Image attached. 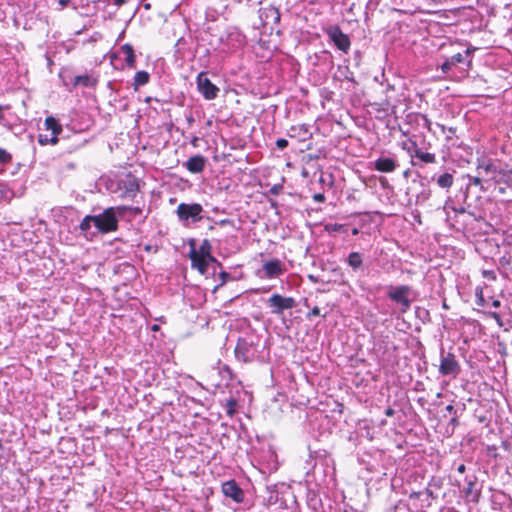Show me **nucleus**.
<instances>
[{
	"label": "nucleus",
	"instance_id": "f257e3e1",
	"mask_svg": "<svg viewBox=\"0 0 512 512\" xmlns=\"http://www.w3.org/2000/svg\"><path fill=\"white\" fill-rule=\"evenodd\" d=\"M305 481L316 486L328 485L333 479L335 468L331 456L326 450H314L309 448L308 458L304 464Z\"/></svg>",
	"mask_w": 512,
	"mask_h": 512
},
{
	"label": "nucleus",
	"instance_id": "f03ea898",
	"mask_svg": "<svg viewBox=\"0 0 512 512\" xmlns=\"http://www.w3.org/2000/svg\"><path fill=\"white\" fill-rule=\"evenodd\" d=\"M265 348V344L256 335H247L238 339L235 356L237 360L245 363L263 360L264 356L262 352Z\"/></svg>",
	"mask_w": 512,
	"mask_h": 512
},
{
	"label": "nucleus",
	"instance_id": "7ed1b4c3",
	"mask_svg": "<svg viewBox=\"0 0 512 512\" xmlns=\"http://www.w3.org/2000/svg\"><path fill=\"white\" fill-rule=\"evenodd\" d=\"M387 297L399 307L401 312H406L415 300V293L408 285L390 286Z\"/></svg>",
	"mask_w": 512,
	"mask_h": 512
},
{
	"label": "nucleus",
	"instance_id": "20e7f679",
	"mask_svg": "<svg viewBox=\"0 0 512 512\" xmlns=\"http://www.w3.org/2000/svg\"><path fill=\"white\" fill-rule=\"evenodd\" d=\"M95 227L101 234H108L118 230V218L116 209L108 207L101 214L94 215Z\"/></svg>",
	"mask_w": 512,
	"mask_h": 512
},
{
	"label": "nucleus",
	"instance_id": "39448f33",
	"mask_svg": "<svg viewBox=\"0 0 512 512\" xmlns=\"http://www.w3.org/2000/svg\"><path fill=\"white\" fill-rule=\"evenodd\" d=\"M476 172L486 175L487 186L494 187L506 176V173L494 165L490 160L481 161L476 167Z\"/></svg>",
	"mask_w": 512,
	"mask_h": 512
},
{
	"label": "nucleus",
	"instance_id": "423d86ee",
	"mask_svg": "<svg viewBox=\"0 0 512 512\" xmlns=\"http://www.w3.org/2000/svg\"><path fill=\"white\" fill-rule=\"evenodd\" d=\"M197 89L206 100H213L218 96L219 88L207 77L206 72H200L196 78Z\"/></svg>",
	"mask_w": 512,
	"mask_h": 512
},
{
	"label": "nucleus",
	"instance_id": "0eeeda50",
	"mask_svg": "<svg viewBox=\"0 0 512 512\" xmlns=\"http://www.w3.org/2000/svg\"><path fill=\"white\" fill-rule=\"evenodd\" d=\"M202 211L203 208L199 203H180L177 207L176 213L181 221H187L188 219H192L193 222H197L202 219Z\"/></svg>",
	"mask_w": 512,
	"mask_h": 512
},
{
	"label": "nucleus",
	"instance_id": "6e6552de",
	"mask_svg": "<svg viewBox=\"0 0 512 512\" xmlns=\"http://www.w3.org/2000/svg\"><path fill=\"white\" fill-rule=\"evenodd\" d=\"M326 33L334 45L342 52L347 53L351 46L350 38L339 26H332L326 30Z\"/></svg>",
	"mask_w": 512,
	"mask_h": 512
},
{
	"label": "nucleus",
	"instance_id": "1a4fd4ad",
	"mask_svg": "<svg viewBox=\"0 0 512 512\" xmlns=\"http://www.w3.org/2000/svg\"><path fill=\"white\" fill-rule=\"evenodd\" d=\"M460 371V366L457 360L455 359L454 354L452 353H444V350H441L440 355V366L439 373L443 376H456Z\"/></svg>",
	"mask_w": 512,
	"mask_h": 512
},
{
	"label": "nucleus",
	"instance_id": "9d476101",
	"mask_svg": "<svg viewBox=\"0 0 512 512\" xmlns=\"http://www.w3.org/2000/svg\"><path fill=\"white\" fill-rule=\"evenodd\" d=\"M267 304L271 308L272 313L280 314L284 310L294 308L296 306V301L293 297H285L280 294H273L267 300Z\"/></svg>",
	"mask_w": 512,
	"mask_h": 512
},
{
	"label": "nucleus",
	"instance_id": "9b49d317",
	"mask_svg": "<svg viewBox=\"0 0 512 512\" xmlns=\"http://www.w3.org/2000/svg\"><path fill=\"white\" fill-rule=\"evenodd\" d=\"M120 198L133 200L140 190L138 180L129 177L127 180L119 183Z\"/></svg>",
	"mask_w": 512,
	"mask_h": 512
},
{
	"label": "nucleus",
	"instance_id": "f8f14e48",
	"mask_svg": "<svg viewBox=\"0 0 512 512\" xmlns=\"http://www.w3.org/2000/svg\"><path fill=\"white\" fill-rule=\"evenodd\" d=\"M222 492L235 503H242L244 500V492L234 479L222 483Z\"/></svg>",
	"mask_w": 512,
	"mask_h": 512
},
{
	"label": "nucleus",
	"instance_id": "ddd939ff",
	"mask_svg": "<svg viewBox=\"0 0 512 512\" xmlns=\"http://www.w3.org/2000/svg\"><path fill=\"white\" fill-rule=\"evenodd\" d=\"M262 269L264 271V277L267 279L279 277L285 272L284 264L276 258L266 261Z\"/></svg>",
	"mask_w": 512,
	"mask_h": 512
},
{
	"label": "nucleus",
	"instance_id": "4468645a",
	"mask_svg": "<svg viewBox=\"0 0 512 512\" xmlns=\"http://www.w3.org/2000/svg\"><path fill=\"white\" fill-rule=\"evenodd\" d=\"M192 268L197 269L199 273L205 274L208 270V256L196 253V248L192 244L189 252Z\"/></svg>",
	"mask_w": 512,
	"mask_h": 512
},
{
	"label": "nucleus",
	"instance_id": "2eb2a0df",
	"mask_svg": "<svg viewBox=\"0 0 512 512\" xmlns=\"http://www.w3.org/2000/svg\"><path fill=\"white\" fill-rule=\"evenodd\" d=\"M206 158L200 154L190 157L183 166L193 174L201 173L206 166Z\"/></svg>",
	"mask_w": 512,
	"mask_h": 512
},
{
	"label": "nucleus",
	"instance_id": "dca6fc26",
	"mask_svg": "<svg viewBox=\"0 0 512 512\" xmlns=\"http://www.w3.org/2000/svg\"><path fill=\"white\" fill-rule=\"evenodd\" d=\"M398 163L394 158L379 157L374 162V169L382 173H391L396 170Z\"/></svg>",
	"mask_w": 512,
	"mask_h": 512
},
{
	"label": "nucleus",
	"instance_id": "f3484780",
	"mask_svg": "<svg viewBox=\"0 0 512 512\" xmlns=\"http://www.w3.org/2000/svg\"><path fill=\"white\" fill-rule=\"evenodd\" d=\"M120 51L125 55V62L128 68H136V55L131 44L125 43L120 47Z\"/></svg>",
	"mask_w": 512,
	"mask_h": 512
},
{
	"label": "nucleus",
	"instance_id": "a211bd4d",
	"mask_svg": "<svg viewBox=\"0 0 512 512\" xmlns=\"http://www.w3.org/2000/svg\"><path fill=\"white\" fill-rule=\"evenodd\" d=\"M291 137H299L301 141H305L312 136V133L308 130L305 125L292 126L290 129Z\"/></svg>",
	"mask_w": 512,
	"mask_h": 512
},
{
	"label": "nucleus",
	"instance_id": "6ab92c4d",
	"mask_svg": "<svg viewBox=\"0 0 512 512\" xmlns=\"http://www.w3.org/2000/svg\"><path fill=\"white\" fill-rule=\"evenodd\" d=\"M486 175L481 174L480 172H476L475 176H468L469 181L472 185L479 187L481 190L486 191L491 188V186H487Z\"/></svg>",
	"mask_w": 512,
	"mask_h": 512
},
{
	"label": "nucleus",
	"instance_id": "aec40b11",
	"mask_svg": "<svg viewBox=\"0 0 512 512\" xmlns=\"http://www.w3.org/2000/svg\"><path fill=\"white\" fill-rule=\"evenodd\" d=\"M45 127L47 130H51L52 134L60 135L63 131L62 125L53 116H48L45 119Z\"/></svg>",
	"mask_w": 512,
	"mask_h": 512
},
{
	"label": "nucleus",
	"instance_id": "412c9836",
	"mask_svg": "<svg viewBox=\"0 0 512 512\" xmlns=\"http://www.w3.org/2000/svg\"><path fill=\"white\" fill-rule=\"evenodd\" d=\"M150 80V75L147 71H138L136 72L133 79L134 89L137 90L138 87L146 85Z\"/></svg>",
	"mask_w": 512,
	"mask_h": 512
},
{
	"label": "nucleus",
	"instance_id": "4be33fe9",
	"mask_svg": "<svg viewBox=\"0 0 512 512\" xmlns=\"http://www.w3.org/2000/svg\"><path fill=\"white\" fill-rule=\"evenodd\" d=\"M415 157L425 164L436 163V155L430 152H424L421 149H416Z\"/></svg>",
	"mask_w": 512,
	"mask_h": 512
},
{
	"label": "nucleus",
	"instance_id": "5701e85b",
	"mask_svg": "<svg viewBox=\"0 0 512 512\" xmlns=\"http://www.w3.org/2000/svg\"><path fill=\"white\" fill-rule=\"evenodd\" d=\"M347 262L349 264V266L354 270L356 271L357 269H359L361 266H362V256L359 252H351L349 255H348V259H347Z\"/></svg>",
	"mask_w": 512,
	"mask_h": 512
},
{
	"label": "nucleus",
	"instance_id": "b1692460",
	"mask_svg": "<svg viewBox=\"0 0 512 512\" xmlns=\"http://www.w3.org/2000/svg\"><path fill=\"white\" fill-rule=\"evenodd\" d=\"M454 183V177L450 173H444L437 179V184L441 188H450Z\"/></svg>",
	"mask_w": 512,
	"mask_h": 512
},
{
	"label": "nucleus",
	"instance_id": "393cba45",
	"mask_svg": "<svg viewBox=\"0 0 512 512\" xmlns=\"http://www.w3.org/2000/svg\"><path fill=\"white\" fill-rule=\"evenodd\" d=\"M95 84H96V80L92 81L90 76L87 75V74L76 76L74 78V83H73V85L75 87L78 86V85H82V86L88 87V86H94Z\"/></svg>",
	"mask_w": 512,
	"mask_h": 512
},
{
	"label": "nucleus",
	"instance_id": "a878e982",
	"mask_svg": "<svg viewBox=\"0 0 512 512\" xmlns=\"http://www.w3.org/2000/svg\"><path fill=\"white\" fill-rule=\"evenodd\" d=\"M91 222L95 224L94 215H86L80 222L79 228L82 232H87L91 228Z\"/></svg>",
	"mask_w": 512,
	"mask_h": 512
},
{
	"label": "nucleus",
	"instance_id": "bb28decb",
	"mask_svg": "<svg viewBox=\"0 0 512 512\" xmlns=\"http://www.w3.org/2000/svg\"><path fill=\"white\" fill-rule=\"evenodd\" d=\"M211 248L212 247H211L209 240L205 239L202 241L199 248H196V253L210 257Z\"/></svg>",
	"mask_w": 512,
	"mask_h": 512
},
{
	"label": "nucleus",
	"instance_id": "cd10ccee",
	"mask_svg": "<svg viewBox=\"0 0 512 512\" xmlns=\"http://www.w3.org/2000/svg\"><path fill=\"white\" fill-rule=\"evenodd\" d=\"M437 126L440 128L442 133H448V135L446 136V141L447 142L451 141L453 136L457 132V128L456 127H446L445 125L440 124V123H437Z\"/></svg>",
	"mask_w": 512,
	"mask_h": 512
},
{
	"label": "nucleus",
	"instance_id": "c85d7f7f",
	"mask_svg": "<svg viewBox=\"0 0 512 512\" xmlns=\"http://www.w3.org/2000/svg\"><path fill=\"white\" fill-rule=\"evenodd\" d=\"M13 156L6 149L0 148V164L8 165L12 163Z\"/></svg>",
	"mask_w": 512,
	"mask_h": 512
},
{
	"label": "nucleus",
	"instance_id": "c756f323",
	"mask_svg": "<svg viewBox=\"0 0 512 512\" xmlns=\"http://www.w3.org/2000/svg\"><path fill=\"white\" fill-rule=\"evenodd\" d=\"M458 425H459V421H458L457 416H453L446 426V433L448 435H452Z\"/></svg>",
	"mask_w": 512,
	"mask_h": 512
},
{
	"label": "nucleus",
	"instance_id": "7c9ffc66",
	"mask_svg": "<svg viewBox=\"0 0 512 512\" xmlns=\"http://www.w3.org/2000/svg\"><path fill=\"white\" fill-rule=\"evenodd\" d=\"M475 295H476V303L477 305L479 306H484L485 305V299H484V295H483V289L481 287H477L476 290H475Z\"/></svg>",
	"mask_w": 512,
	"mask_h": 512
},
{
	"label": "nucleus",
	"instance_id": "2f4dec72",
	"mask_svg": "<svg viewBox=\"0 0 512 512\" xmlns=\"http://www.w3.org/2000/svg\"><path fill=\"white\" fill-rule=\"evenodd\" d=\"M410 328L409 322H397L395 329L401 332H405Z\"/></svg>",
	"mask_w": 512,
	"mask_h": 512
},
{
	"label": "nucleus",
	"instance_id": "473e14b6",
	"mask_svg": "<svg viewBox=\"0 0 512 512\" xmlns=\"http://www.w3.org/2000/svg\"><path fill=\"white\" fill-rule=\"evenodd\" d=\"M450 62L452 65H455L457 63H461L464 60V57L461 53H456L450 57Z\"/></svg>",
	"mask_w": 512,
	"mask_h": 512
},
{
	"label": "nucleus",
	"instance_id": "72a5a7b5",
	"mask_svg": "<svg viewBox=\"0 0 512 512\" xmlns=\"http://www.w3.org/2000/svg\"><path fill=\"white\" fill-rule=\"evenodd\" d=\"M420 117L422 118L423 122H424V127L428 130V131H432V122L431 120L428 118V116L426 114H420Z\"/></svg>",
	"mask_w": 512,
	"mask_h": 512
},
{
	"label": "nucleus",
	"instance_id": "f704fd0d",
	"mask_svg": "<svg viewBox=\"0 0 512 512\" xmlns=\"http://www.w3.org/2000/svg\"><path fill=\"white\" fill-rule=\"evenodd\" d=\"M482 275L483 277L489 279V280H492V281H495L496 280V274L494 271L492 270H484L482 272Z\"/></svg>",
	"mask_w": 512,
	"mask_h": 512
},
{
	"label": "nucleus",
	"instance_id": "c9c22d12",
	"mask_svg": "<svg viewBox=\"0 0 512 512\" xmlns=\"http://www.w3.org/2000/svg\"><path fill=\"white\" fill-rule=\"evenodd\" d=\"M114 209H116V215H124L125 212L129 211V206H125V205H121V206H117V207H114Z\"/></svg>",
	"mask_w": 512,
	"mask_h": 512
},
{
	"label": "nucleus",
	"instance_id": "e433bc0d",
	"mask_svg": "<svg viewBox=\"0 0 512 512\" xmlns=\"http://www.w3.org/2000/svg\"><path fill=\"white\" fill-rule=\"evenodd\" d=\"M418 494H419V496L426 495L427 498H431V499L436 498V495L434 494V492L432 490H430L429 488H426L424 491L419 492Z\"/></svg>",
	"mask_w": 512,
	"mask_h": 512
},
{
	"label": "nucleus",
	"instance_id": "4c0bfd02",
	"mask_svg": "<svg viewBox=\"0 0 512 512\" xmlns=\"http://www.w3.org/2000/svg\"><path fill=\"white\" fill-rule=\"evenodd\" d=\"M411 147L408 149V151L411 153V156L415 157L416 149H420L416 141L410 140Z\"/></svg>",
	"mask_w": 512,
	"mask_h": 512
},
{
	"label": "nucleus",
	"instance_id": "58836bf2",
	"mask_svg": "<svg viewBox=\"0 0 512 512\" xmlns=\"http://www.w3.org/2000/svg\"><path fill=\"white\" fill-rule=\"evenodd\" d=\"M392 348H393L392 354H390V353H389L387 358H383V361H386V362H388V363H394V362H396L397 357H396V355L394 354V352H395V346H393Z\"/></svg>",
	"mask_w": 512,
	"mask_h": 512
},
{
	"label": "nucleus",
	"instance_id": "ea45409f",
	"mask_svg": "<svg viewBox=\"0 0 512 512\" xmlns=\"http://www.w3.org/2000/svg\"><path fill=\"white\" fill-rule=\"evenodd\" d=\"M276 146L279 148V149H284L288 146V141L284 138H279L277 139L276 141Z\"/></svg>",
	"mask_w": 512,
	"mask_h": 512
},
{
	"label": "nucleus",
	"instance_id": "a19ab883",
	"mask_svg": "<svg viewBox=\"0 0 512 512\" xmlns=\"http://www.w3.org/2000/svg\"><path fill=\"white\" fill-rule=\"evenodd\" d=\"M307 315L309 317H318V316L325 317V315H321L320 309L318 307H314Z\"/></svg>",
	"mask_w": 512,
	"mask_h": 512
},
{
	"label": "nucleus",
	"instance_id": "79ce46f5",
	"mask_svg": "<svg viewBox=\"0 0 512 512\" xmlns=\"http://www.w3.org/2000/svg\"><path fill=\"white\" fill-rule=\"evenodd\" d=\"M343 228L341 224L327 225L326 230L328 231H340Z\"/></svg>",
	"mask_w": 512,
	"mask_h": 512
},
{
	"label": "nucleus",
	"instance_id": "37998d69",
	"mask_svg": "<svg viewBox=\"0 0 512 512\" xmlns=\"http://www.w3.org/2000/svg\"><path fill=\"white\" fill-rule=\"evenodd\" d=\"M313 199L317 203H323L325 201V196L322 193L314 194Z\"/></svg>",
	"mask_w": 512,
	"mask_h": 512
},
{
	"label": "nucleus",
	"instance_id": "c03bdc74",
	"mask_svg": "<svg viewBox=\"0 0 512 512\" xmlns=\"http://www.w3.org/2000/svg\"><path fill=\"white\" fill-rule=\"evenodd\" d=\"M451 66H452V63H451V62H450V60L448 59V60H446V61L442 64L441 69H442V71H443L444 73H446V72H448V71L450 70Z\"/></svg>",
	"mask_w": 512,
	"mask_h": 512
},
{
	"label": "nucleus",
	"instance_id": "a18cd8bd",
	"mask_svg": "<svg viewBox=\"0 0 512 512\" xmlns=\"http://www.w3.org/2000/svg\"><path fill=\"white\" fill-rule=\"evenodd\" d=\"M281 190H282V186L281 185H274V186H272L270 188V193L273 194V195H278Z\"/></svg>",
	"mask_w": 512,
	"mask_h": 512
},
{
	"label": "nucleus",
	"instance_id": "49530a36",
	"mask_svg": "<svg viewBox=\"0 0 512 512\" xmlns=\"http://www.w3.org/2000/svg\"><path fill=\"white\" fill-rule=\"evenodd\" d=\"M129 212H131L134 216H136V215H140L142 213V209L140 207L129 206Z\"/></svg>",
	"mask_w": 512,
	"mask_h": 512
},
{
	"label": "nucleus",
	"instance_id": "de8ad7c7",
	"mask_svg": "<svg viewBox=\"0 0 512 512\" xmlns=\"http://www.w3.org/2000/svg\"><path fill=\"white\" fill-rule=\"evenodd\" d=\"M38 142H39L41 145H46V144H48V143H49V140H48V138H47L45 135L40 134V135L38 136Z\"/></svg>",
	"mask_w": 512,
	"mask_h": 512
},
{
	"label": "nucleus",
	"instance_id": "09e8293b",
	"mask_svg": "<svg viewBox=\"0 0 512 512\" xmlns=\"http://www.w3.org/2000/svg\"><path fill=\"white\" fill-rule=\"evenodd\" d=\"M221 280H222V284L226 283V281L230 278V274L225 272V271H222L220 274H219Z\"/></svg>",
	"mask_w": 512,
	"mask_h": 512
},
{
	"label": "nucleus",
	"instance_id": "8fccbe9b",
	"mask_svg": "<svg viewBox=\"0 0 512 512\" xmlns=\"http://www.w3.org/2000/svg\"><path fill=\"white\" fill-rule=\"evenodd\" d=\"M445 410L449 413V414H454V416H456V409L454 408V406L452 404H449L446 406Z\"/></svg>",
	"mask_w": 512,
	"mask_h": 512
},
{
	"label": "nucleus",
	"instance_id": "3c124183",
	"mask_svg": "<svg viewBox=\"0 0 512 512\" xmlns=\"http://www.w3.org/2000/svg\"><path fill=\"white\" fill-rule=\"evenodd\" d=\"M395 414V410L391 407H388L386 410H385V415L387 417H392L393 415Z\"/></svg>",
	"mask_w": 512,
	"mask_h": 512
},
{
	"label": "nucleus",
	"instance_id": "603ef678",
	"mask_svg": "<svg viewBox=\"0 0 512 512\" xmlns=\"http://www.w3.org/2000/svg\"><path fill=\"white\" fill-rule=\"evenodd\" d=\"M58 136L59 135L53 134L52 138L49 139V143L52 144V145H56L58 143V141H59Z\"/></svg>",
	"mask_w": 512,
	"mask_h": 512
},
{
	"label": "nucleus",
	"instance_id": "864d4df0",
	"mask_svg": "<svg viewBox=\"0 0 512 512\" xmlns=\"http://www.w3.org/2000/svg\"><path fill=\"white\" fill-rule=\"evenodd\" d=\"M58 3L61 6V8H65L69 5L70 0H58Z\"/></svg>",
	"mask_w": 512,
	"mask_h": 512
},
{
	"label": "nucleus",
	"instance_id": "5fc2aeb1",
	"mask_svg": "<svg viewBox=\"0 0 512 512\" xmlns=\"http://www.w3.org/2000/svg\"><path fill=\"white\" fill-rule=\"evenodd\" d=\"M466 471V466L464 464H460L457 466V472L463 474Z\"/></svg>",
	"mask_w": 512,
	"mask_h": 512
},
{
	"label": "nucleus",
	"instance_id": "6e6d98bb",
	"mask_svg": "<svg viewBox=\"0 0 512 512\" xmlns=\"http://www.w3.org/2000/svg\"><path fill=\"white\" fill-rule=\"evenodd\" d=\"M488 316L493 317L495 320H500V316L496 312H488Z\"/></svg>",
	"mask_w": 512,
	"mask_h": 512
},
{
	"label": "nucleus",
	"instance_id": "4d7b16f0",
	"mask_svg": "<svg viewBox=\"0 0 512 512\" xmlns=\"http://www.w3.org/2000/svg\"><path fill=\"white\" fill-rule=\"evenodd\" d=\"M209 262H213V263H216V264L220 265L219 261L214 256H212L211 254H210V257H208V263Z\"/></svg>",
	"mask_w": 512,
	"mask_h": 512
},
{
	"label": "nucleus",
	"instance_id": "13d9d810",
	"mask_svg": "<svg viewBox=\"0 0 512 512\" xmlns=\"http://www.w3.org/2000/svg\"><path fill=\"white\" fill-rule=\"evenodd\" d=\"M126 0H114V4L118 7L122 6Z\"/></svg>",
	"mask_w": 512,
	"mask_h": 512
},
{
	"label": "nucleus",
	"instance_id": "bf43d9fd",
	"mask_svg": "<svg viewBox=\"0 0 512 512\" xmlns=\"http://www.w3.org/2000/svg\"><path fill=\"white\" fill-rule=\"evenodd\" d=\"M3 109H4V106L0 105V124H2V121L4 119Z\"/></svg>",
	"mask_w": 512,
	"mask_h": 512
},
{
	"label": "nucleus",
	"instance_id": "052dcab7",
	"mask_svg": "<svg viewBox=\"0 0 512 512\" xmlns=\"http://www.w3.org/2000/svg\"><path fill=\"white\" fill-rule=\"evenodd\" d=\"M273 11L275 12L276 14V20L279 21L280 19V13H279V10L277 8H273Z\"/></svg>",
	"mask_w": 512,
	"mask_h": 512
},
{
	"label": "nucleus",
	"instance_id": "680f3d73",
	"mask_svg": "<svg viewBox=\"0 0 512 512\" xmlns=\"http://www.w3.org/2000/svg\"><path fill=\"white\" fill-rule=\"evenodd\" d=\"M223 370L226 371L229 374V376L231 377V370L227 365L223 366Z\"/></svg>",
	"mask_w": 512,
	"mask_h": 512
},
{
	"label": "nucleus",
	"instance_id": "e2e57ef3",
	"mask_svg": "<svg viewBox=\"0 0 512 512\" xmlns=\"http://www.w3.org/2000/svg\"><path fill=\"white\" fill-rule=\"evenodd\" d=\"M492 306H493V307H499V306H500V301H499V300H494V301L492 302Z\"/></svg>",
	"mask_w": 512,
	"mask_h": 512
},
{
	"label": "nucleus",
	"instance_id": "0e129e2a",
	"mask_svg": "<svg viewBox=\"0 0 512 512\" xmlns=\"http://www.w3.org/2000/svg\"><path fill=\"white\" fill-rule=\"evenodd\" d=\"M152 331H158L160 329V326L158 324H154L152 327H151Z\"/></svg>",
	"mask_w": 512,
	"mask_h": 512
},
{
	"label": "nucleus",
	"instance_id": "69168bd1",
	"mask_svg": "<svg viewBox=\"0 0 512 512\" xmlns=\"http://www.w3.org/2000/svg\"><path fill=\"white\" fill-rule=\"evenodd\" d=\"M499 324L500 327H504V323L505 322H502V321H499L497 322ZM507 324H510L511 322H506Z\"/></svg>",
	"mask_w": 512,
	"mask_h": 512
},
{
	"label": "nucleus",
	"instance_id": "338daca9",
	"mask_svg": "<svg viewBox=\"0 0 512 512\" xmlns=\"http://www.w3.org/2000/svg\"><path fill=\"white\" fill-rule=\"evenodd\" d=\"M358 232H359V231H358V229H357V228H354V229L352 230V234H353V235H357V234H358Z\"/></svg>",
	"mask_w": 512,
	"mask_h": 512
},
{
	"label": "nucleus",
	"instance_id": "774afa93",
	"mask_svg": "<svg viewBox=\"0 0 512 512\" xmlns=\"http://www.w3.org/2000/svg\"><path fill=\"white\" fill-rule=\"evenodd\" d=\"M262 324H263V328H264L265 330H267L266 322H262Z\"/></svg>",
	"mask_w": 512,
	"mask_h": 512
}]
</instances>
